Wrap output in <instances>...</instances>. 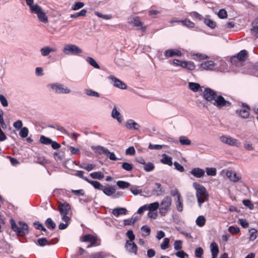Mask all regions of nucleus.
<instances>
[{
  "mask_svg": "<svg viewBox=\"0 0 258 258\" xmlns=\"http://www.w3.org/2000/svg\"><path fill=\"white\" fill-rule=\"evenodd\" d=\"M206 218L203 216H199L196 219V224L199 227H203L206 223Z\"/></svg>",
  "mask_w": 258,
  "mask_h": 258,
  "instance_id": "nucleus-38",
  "label": "nucleus"
},
{
  "mask_svg": "<svg viewBox=\"0 0 258 258\" xmlns=\"http://www.w3.org/2000/svg\"><path fill=\"white\" fill-rule=\"evenodd\" d=\"M170 239L169 238H165L163 242L161 243L160 247L162 250H165L169 247Z\"/></svg>",
  "mask_w": 258,
  "mask_h": 258,
  "instance_id": "nucleus-49",
  "label": "nucleus"
},
{
  "mask_svg": "<svg viewBox=\"0 0 258 258\" xmlns=\"http://www.w3.org/2000/svg\"><path fill=\"white\" fill-rule=\"evenodd\" d=\"M247 56V52L245 50H241L236 56H233L231 58V62L235 63L238 60L240 61H244Z\"/></svg>",
  "mask_w": 258,
  "mask_h": 258,
  "instance_id": "nucleus-12",
  "label": "nucleus"
},
{
  "mask_svg": "<svg viewBox=\"0 0 258 258\" xmlns=\"http://www.w3.org/2000/svg\"><path fill=\"white\" fill-rule=\"evenodd\" d=\"M206 171L209 176H215L217 174V170L214 167H207L206 168Z\"/></svg>",
  "mask_w": 258,
  "mask_h": 258,
  "instance_id": "nucleus-47",
  "label": "nucleus"
},
{
  "mask_svg": "<svg viewBox=\"0 0 258 258\" xmlns=\"http://www.w3.org/2000/svg\"><path fill=\"white\" fill-rule=\"evenodd\" d=\"M174 248L176 250H180L182 248V241L180 240H176L174 243Z\"/></svg>",
  "mask_w": 258,
  "mask_h": 258,
  "instance_id": "nucleus-60",
  "label": "nucleus"
},
{
  "mask_svg": "<svg viewBox=\"0 0 258 258\" xmlns=\"http://www.w3.org/2000/svg\"><path fill=\"white\" fill-rule=\"evenodd\" d=\"M86 181L90 183L93 186V187L97 189L102 190L103 185H102L100 182L97 181L90 180L89 179H86Z\"/></svg>",
  "mask_w": 258,
  "mask_h": 258,
  "instance_id": "nucleus-31",
  "label": "nucleus"
},
{
  "mask_svg": "<svg viewBox=\"0 0 258 258\" xmlns=\"http://www.w3.org/2000/svg\"><path fill=\"white\" fill-rule=\"evenodd\" d=\"M125 247L126 250L130 253L137 254L138 248L134 241H126Z\"/></svg>",
  "mask_w": 258,
  "mask_h": 258,
  "instance_id": "nucleus-14",
  "label": "nucleus"
},
{
  "mask_svg": "<svg viewBox=\"0 0 258 258\" xmlns=\"http://www.w3.org/2000/svg\"><path fill=\"white\" fill-rule=\"evenodd\" d=\"M176 207L177 210L181 212L183 211V200L181 198L177 199V200L175 201Z\"/></svg>",
  "mask_w": 258,
  "mask_h": 258,
  "instance_id": "nucleus-35",
  "label": "nucleus"
},
{
  "mask_svg": "<svg viewBox=\"0 0 258 258\" xmlns=\"http://www.w3.org/2000/svg\"><path fill=\"white\" fill-rule=\"evenodd\" d=\"M87 62L92 67L96 69H100L99 65L97 63L96 60L92 57H89L87 59Z\"/></svg>",
  "mask_w": 258,
  "mask_h": 258,
  "instance_id": "nucleus-45",
  "label": "nucleus"
},
{
  "mask_svg": "<svg viewBox=\"0 0 258 258\" xmlns=\"http://www.w3.org/2000/svg\"><path fill=\"white\" fill-rule=\"evenodd\" d=\"M193 186L196 190L199 206L201 208L202 204L209 199L207 190L204 186L197 182L193 183Z\"/></svg>",
  "mask_w": 258,
  "mask_h": 258,
  "instance_id": "nucleus-3",
  "label": "nucleus"
},
{
  "mask_svg": "<svg viewBox=\"0 0 258 258\" xmlns=\"http://www.w3.org/2000/svg\"><path fill=\"white\" fill-rule=\"evenodd\" d=\"M38 244L40 246H44L46 245H50V243L48 242L46 238H41L37 240Z\"/></svg>",
  "mask_w": 258,
  "mask_h": 258,
  "instance_id": "nucleus-55",
  "label": "nucleus"
},
{
  "mask_svg": "<svg viewBox=\"0 0 258 258\" xmlns=\"http://www.w3.org/2000/svg\"><path fill=\"white\" fill-rule=\"evenodd\" d=\"M181 67L192 71L195 69L196 66L192 61H184V62L182 63V65L181 64Z\"/></svg>",
  "mask_w": 258,
  "mask_h": 258,
  "instance_id": "nucleus-30",
  "label": "nucleus"
},
{
  "mask_svg": "<svg viewBox=\"0 0 258 258\" xmlns=\"http://www.w3.org/2000/svg\"><path fill=\"white\" fill-rule=\"evenodd\" d=\"M172 205V199L169 196H165L159 204V214L165 216L170 211Z\"/></svg>",
  "mask_w": 258,
  "mask_h": 258,
  "instance_id": "nucleus-6",
  "label": "nucleus"
},
{
  "mask_svg": "<svg viewBox=\"0 0 258 258\" xmlns=\"http://www.w3.org/2000/svg\"><path fill=\"white\" fill-rule=\"evenodd\" d=\"M136 221V219L130 218L123 220V223L125 226L134 225Z\"/></svg>",
  "mask_w": 258,
  "mask_h": 258,
  "instance_id": "nucleus-61",
  "label": "nucleus"
},
{
  "mask_svg": "<svg viewBox=\"0 0 258 258\" xmlns=\"http://www.w3.org/2000/svg\"><path fill=\"white\" fill-rule=\"evenodd\" d=\"M203 20L204 24L210 28L214 29L216 27V23L210 18L209 16H206Z\"/></svg>",
  "mask_w": 258,
  "mask_h": 258,
  "instance_id": "nucleus-24",
  "label": "nucleus"
},
{
  "mask_svg": "<svg viewBox=\"0 0 258 258\" xmlns=\"http://www.w3.org/2000/svg\"><path fill=\"white\" fill-rule=\"evenodd\" d=\"M179 142L182 145H190L191 143L189 139L183 136L179 137Z\"/></svg>",
  "mask_w": 258,
  "mask_h": 258,
  "instance_id": "nucleus-40",
  "label": "nucleus"
},
{
  "mask_svg": "<svg viewBox=\"0 0 258 258\" xmlns=\"http://www.w3.org/2000/svg\"><path fill=\"white\" fill-rule=\"evenodd\" d=\"M220 141L223 143L231 146L239 147L241 146V143L236 139L229 136L223 135L220 138Z\"/></svg>",
  "mask_w": 258,
  "mask_h": 258,
  "instance_id": "nucleus-10",
  "label": "nucleus"
},
{
  "mask_svg": "<svg viewBox=\"0 0 258 258\" xmlns=\"http://www.w3.org/2000/svg\"><path fill=\"white\" fill-rule=\"evenodd\" d=\"M116 184L119 188L122 189L127 188L130 186V183L129 182L122 180L117 181Z\"/></svg>",
  "mask_w": 258,
  "mask_h": 258,
  "instance_id": "nucleus-43",
  "label": "nucleus"
},
{
  "mask_svg": "<svg viewBox=\"0 0 258 258\" xmlns=\"http://www.w3.org/2000/svg\"><path fill=\"white\" fill-rule=\"evenodd\" d=\"M218 16L221 19L226 18L227 17V12L224 9H221L218 12Z\"/></svg>",
  "mask_w": 258,
  "mask_h": 258,
  "instance_id": "nucleus-64",
  "label": "nucleus"
},
{
  "mask_svg": "<svg viewBox=\"0 0 258 258\" xmlns=\"http://www.w3.org/2000/svg\"><path fill=\"white\" fill-rule=\"evenodd\" d=\"M127 23L133 26L136 27L137 30H142L145 32L147 29V26L144 25L140 18L138 16H132L127 19Z\"/></svg>",
  "mask_w": 258,
  "mask_h": 258,
  "instance_id": "nucleus-8",
  "label": "nucleus"
},
{
  "mask_svg": "<svg viewBox=\"0 0 258 258\" xmlns=\"http://www.w3.org/2000/svg\"><path fill=\"white\" fill-rule=\"evenodd\" d=\"M58 209L60 214H68L69 211L70 209V206L69 204H63L59 203Z\"/></svg>",
  "mask_w": 258,
  "mask_h": 258,
  "instance_id": "nucleus-23",
  "label": "nucleus"
},
{
  "mask_svg": "<svg viewBox=\"0 0 258 258\" xmlns=\"http://www.w3.org/2000/svg\"><path fill=\"white\" fill-rule=\"evenodd\" d=\"M29 133V130L27 127H23L21 128V130L19 132V135L22 138H26L28 136Z\"/></svg>",
  "mask_w": 258,
  "mask_h": 258,
  "instance_id": "nucleus-51",
  "label": "nucleus"
},
{
  "mask_svg": "<svg viewBox=\"0 0 258 258\" xmlns=\"http://www.w3.org/2000/svg\"><path fill=\"white\" fill-rule=\"evenodd\" d=\"M85 94L90 97L99 98L100 97V95L97 92L94 91L91 89H85L84 90Z\"/></svg>",
  "mask_w": 258,
  "mask_h": 258,
  "instance_id": "nucleus-29",
  "label": "nucleus"
},
{
  "mask_svg": "<svg viewBox=\"0 0 258 258\" xmlns=\"http://www.w3.org/2000/svg\"><path fill=\"white\" fill-rule=\"evenodd\" d=\"M242 203L245 207H248L250 210H253L254 209L253 204H252L249 200H244L242 201Z\"/></svg>",
  "mask_w": 258,
  "mask_h": 258,
  "instance_id": "nucleus-59",
  "label": "nucleus"
},
{
  "mask_svg": "<svg viewBox=\"0 0 258 258\" xmlns=\"http://www.w3.org/2000/svg\"><path fill=\"white\" fill-rule=\"evenodd\" d=\"M147 210L149 211H154L159 208V203L157 202L152 203L150 204H146Z\"/></svg>",
  "mask_w": 258,
  "mask_h": 258,
  "instance_id": "nucleus-36",
  "label": "nucleus"
},
{
  "mask_svg": "<svg viewBox=\"0 0 258 258\" xmlns=\"http://www.w3.org/2000/svg\"><path fill=\"white\" fill-rule=\"evenodd\" d=\"M40 51L42 56H47L50 52H56L57 51V49L47 46L41 48Z\"/></svg>",
  "mask_w": 258,
  "mask_h": 258,
  "instance_id": "nucleus-18",
  "label": "nucleus"
},
{
  "mask_svg": "<svg viewBox=\"0 0 258 258\" xmlns=\"http://www.w3.org/2000/svg\"><path fill=\"white\" fill-rule=\"evenodd\" d=\"M154 165L152 163L148 162L145 164L144 167V170L147 172H149L153 170L154 169Z\"/></svg>",
  "mask_w": 258,
  "mask_h": 258,
  "instance_id": "nucleus-57",
  "label": "nucleus"
},
{
  "mask_svg": "<svg viewBox=\"0 0 258 258\" xmlns=\"http://www.w3.org/2000/svg\"><path fill=\"white\" fill-rule=\"evenodd\" d=\"M190 174L197 178L202 177L205 173L204 169L200 168H194L190 171Z\"/></svg>",
  "mask_w": 258,
  "mask_h": 258,
  "instance_id": "nucleus-19",
  "label": "nucleus"
},
{
  "mask_svg": "<svg viewBox=\"0 0 258 258\" xmlns=\"http://www.w3.org/2000/svg\"><path fill=\"white\" fill-rule=\"evenodd\" d=\"M95 15L99 18H102L104 20H109L112 18V15L102 14L98 12H95Z\"/></svg>",
  "mask_w": 258,
  "mask_h": 258,
  "instance_id": "nucleus-52",
  "label": "nucleus"
},
{
  "mask_svg": "<svg viewBox=\"0 0 258 258\" xmlns=\"http://www.w3.org/2000/svg\"><path fill=\"white\" fill-rule=\"evenodd\" d=\"M91 149L94 151L95 154L99 155L104 154L106 156H108V153H109V151L103 146H92Z\"/></svg>",
  "mask_w": 258,
  "mask_h": 258,
  "instance_id": "nucleus-13",
  "label": "nucleus"
},
{
  "mask_svg": "<svg viewBox=\"0 0 258 258\" xmlns=\"http://www.w3.org/2000/svg\"><path fill=\"white\" fill-rule=\"evenodd\" d=\"M155 187L153 190V192H154V194L156 196H161L164 194V190L163 189L162 185L160 183L156 182L155 183Z\"/></svg>",
  "mask_w": 258,
  "mask_h": 258,
  "instance_id": "nucleus-27",
  "label": "nucleus"
},
{
  "mask_svg": "<svg viewBox=\"0 0 258 258\" xmlns=\"http://www.w3.org/2000/svg\"><path fill=\"white\" fill-rule=\"evenodd\" d=\"M40 142L44 145H50L52 143V140L50 138L42 135L40 138Z\"/></svg>",
  "mask_w": 258,
  "mask_h": 258,
  "instance_id": "nucleus-44",
  "label": "nucleus"
},
{
  "mask_svg": "<svg viewBox=\"0 0 258 258\" xmlns=\"http://www.w3.org/2000/svg\"><path fill=\"white\" fill-rule=\"evenodd\" d=\"M249 239L250 240H255L257 237V230L255 229L252 228L249 230Z\"/></svg>",
  "mask_w": 258,
  "mask_h": 258,
  "instance_id": "nucleus-48",
  "label": "nucleus"
},
{
  "mask_svg": "<svg viewBox=\"0 0 258 258\" xmlns=\"http://www.w3.org/2000/svg\"><path fill=\"white\" fill-rule=\"evenodd\" d=\"M189 14L191 16H192L194 18H195V19L198 20L200 21L204 19V18H203V17L202 16V15H201L200 14L198 13V12H197L196 11H193V12H190L189 13Z\"/></svg>",
  "mask_w": 258,
  "mask_h": 258,
  "instance_id": "nucleus-50",
  "label": "nucleus"
},
{
  "mask_svg": "<svg viewBox=\"0 0 258 258\" xmlns=\"http://www.w3.org/2000/svg\"><path fill=\"white\" fill-rule=\"evenodd\" d=\"M10 224L12 230L16 232L18 236H24L28 233L29 227L26 223L19 221L17 224L13 219H11Z\"/></svg>",
  "mask_w": 258,
  "mask_h": 258,
  "instance_id": "nucleus-4",
  "label": "nucleus"
},
{
  "mask_svg": "<svg viewBox=\"0 0 258 258\" xmlns=\"http://www.w3.org/2000/svg\"><path fill=\"white\" fill-rule=\"evenodd\" d=\"M188 88L194 92H197L199 91L201 86L199 84L197 83L189 82L188 84Z\"/></svg>",
  "mask_w": 258,
  "mask_h": 258,
  "instance_id": "nucleus-34",
  "label": "nucleus"
},
{
  "mask_svg": "<svg viewBox=\"0 0 258 258\" xmlns=\"http://www.w3.org/2000/svg\"><path fill=\"white\" fill-rule=\"evenodd\" d=\"M181 54V51L177 49H169L164 52V55L166 57L180 56Z\"/></svg>",
  "mask_w": 258,
  "mask_h": 258,
  "instance_id": "nucleus-16",
  "label": "nucleus"
},
{
  "mask_svg": "<svg viewBox=\"0 0 258 258\" xmlns=\"http://www.w3.org/2000/svg\"><path fill=\"white\" fill-rule=\"evenodd\" d=\"M49 91L55 94H67L71 92V90L63 84L56 82L47 85Z\"/></svg>",
  "mask_w": 258,
  "mask_h": 258,
  "instance_id": "nucleus-5",
  "label": "nucleus"
},
{
  "mask_svg": "<svg viewBox=\"0 0 258 258\" xmlns=\"http://www.w3.org/2000/svg\"><path fill=\"white\" fill-rule=\"evenodd\" d=\"M126 236L128 238L129 240H126V241H133L135 239V235L134 234L133 230H129L127 231Z\"/></svg>",
  "mask_w": 258,
  "mask_h": 258,
  "instance_id": "nucleus-58",
  "label": "nucleus"
},
{
  "mask_svg": "<svg viewBox=\"0 0 258 258\" xmlns=\"http://www.w3.org/2000/svg\"><path fill=\"white\" fill-rule=\"evenodd\" d=\"M63 52L67 55H77L82 52V50L78 46L68 44H66L62 49Z\"/></svg>",
  "mask_w": 258,
  "mask_h": 258,
  "instance_id": "nucleus-9",
  "label": "nucleus"
},
{
  "mask_svg": "<svg viewBox=\"0 0 258 258\" xmlns=\"http://www.w3.org/2000/svg\"><path fill=\"white\" fill-rule=\"evenodd\" d=\"M90 176L93 179H102L104 178V175L101 171L94 172L90 173Z\"/></svg>",
  "mask_w": 258,
  "mask_h": 258,
  "instance_id": "nucleus-37",
  "label": "nucleus"
},
{
  "mask_svg": "<svg viewBox=\"0 0 258 258\" xmlns=\"http://www.w3.org/2000/svg\"><path fill=\"white\" fill-rule=\"evenodd\" d=\"M141 230L143 231L144 236H148L150 234L151 229L147 225H144L141 227Z\"/></svg>",
  "mask_w": 258,
  "mask_h": 258,
  "instance_id": "nucleus-54",
  "label": "nucleus"
},
{
  "mask_svg": "<svg viewBox=\"0 0 258 258\" xmlns=\"http://www.w3.org/2000/svg\"><path fill=\"white\" fill-rule=\"evenodd\" d=\"M210 247L212 255H218L219 251L218 244L215 242H213L211 243Z\"/></svg>",
  "mask_w": 258,
  "mask_h": 258,
  "instance_id": "nucleus-32",
  "label": "nucleus"
},
{
  "mask_svg": "<svg viewBox=\"0 0 258 258\" xmlns=\"http://www.w3.org/2000/svg\"><path fill=\"white\" fill-rule=\"evenodd\" d=\"M107 78L111 81V83L113 84L114 87L121 89H126L127 88V86L125 84L114 76H109Z\"/></svg>",
  "mask_w": 258,
  "mask_h": 258,
  "instance_id": "nucleus-11",
  "label": "nucleus"
},
{
  "mask_svg": "<svg viewBox=\"0 0 258 258\" xmlns=\"http://www.w3.org/2000/svg\"><path fill=\"white\" fill-rule=\"evenodd\" d=\"M82 242H96L97 237L92 234H86L81 237Z\"/></svg>",
  "mask_w": 258,
  "mask_h": 258,
  "instance_id": "nucleus-22",
  "label": "nucleus"
},
{
  "mask_svg": "<svg viewBox=\"0 0 258 258\" xmlns=\"http://www.w3.org/2000/svg\"><path fill=\"white\" fill-rule=\"evenodd\" d=\"M112 213L115 217H118L120 215H126L127 210L124 208H116L113 210Z\"/></svg>",
  "mask_w": 258,
  "mask_h": 258,
  "instance_id": "nucleus-26",
  "label": "nucleus"
},
{
  "mask_svg": "<svg viewBox=\"0 0 258 258\" xmlns=\"http://www.w3.org/2000/svg\"><path fill=\"white\" fill-rule=\"evenodd\" d=\"M226 175L229 180L233 182H236L241 179V176H238L235 172L231 170H227L226 172Z\"/></svg>",
  "mask_w": 258,
  "mask_h": 258,
  "instance_id": "nucleus-15",
  "label": "nucleus"
},
{
  "mask_svg": "<svg viewBox=\"0 0 258 258\" xmlns=\"http://www.w3.org/2000/svg\"><path fill=\"white\" fill-rule=\"evenodd\" d=\"M180 23L182 25L189 28H193L195 27V24L188 19L180 20Z\"/></svg>",
  "mask_w": 258,
  "mask_h": 258,
  "instance_id": "nucleus-33",
  "label": "nucleus"
},
{
  "mask_svg": "<svg viewBox=\"0 0 258 258\" xmlns=\"http://www.w3.org/2000/svg\"><path fill=\"white\" fill-rule=\"evenodd\" d=\"M249 110L250 108L247 106H245L243 104L242 108L239 109V110H237V112L241 117L243 118H247L249 115Z\"/></svg>",
  "mask_w": 258,
  "mask_h": 258,
  "instance_id": "nucleus-17",
  "label": "nucleus"
},
{
  "mask_svg": "<svg viewBox=\"0 0 258 258\" xmlns=\"http://www.w3.org/2000/svg\"><path fill=\"white\" fill-rule=\"evenodd\" d=\"M80 167L83 169H85L88 171H90L95 168V165L93 164H85L83 163L82 165L80 166Z\"/></svg>",
  "mask_w": 258,
  "mask_h": 258,
  "instance_id": "nucleus-42",
  "label": "nucleus"
},
{
  "mask_svg": "<svg viewBox=\"0 0 258 258\" xmlns=\"http://www.w3.org/2000/svg\"><path fill=\"white\" fill-rule=\"evenodd\" d=\"M176 256L180 258H186L188 257V254L183 250H180L175 253Z\"/></svg>",
  "mask_w": 258,
  "mask_h": 258,
  "instance_id": "nucleus-63",
  "label": "nucleus"
},
{
  "mask_svg": "<svg viewBox=\"0 0 258 258\" xmlns=\"http://www.w3.org/2000/svg\"><path fill=\"white\" fill-rule=\"evenodd\" d=\"M130 191L134 195L141 194L142 192V190L140 187L137 185L132 186L130 188Z\"/></svg>",
  "mask_w": 258,
  "mask_h": 258,
  "instance_id": "nucleus-41",
  "label": "nucleus"
},
{
  "mask_svg": "<svg viewBox=\"0 0 258 258\" xmlns=\"http://www.w3.org/2000/svg\"><path fill=\"white\" fill-rule=\"evenodd\" d=\"M111 117L117 120L118 123H121L122 121V118L120 113L117 110L116 107L114 106L112 112H111Z\"/></svg>",
  "mask_w": 258,
  "mask_h": 258,
  "instance_id": "nucleus-20",
  "label": "nucleus"
},
{
  "mask_svg": "<svg viewBox=\"0 0 258 258\" xmlns=\"http://www.w3.org/2000/svg\"><path fill=\"white\" fill-rule=\"evenodd\" d=\"M125 126L129 130H138L140 125L133 119H128L125 124Z\"/></svg>",
  "mask_w": 258,
  "mask_h": 258,
  "instance_id": "nucleus-21",
  "label": "nucleus"
},
{
  "mask_svg": "<svg viewBox=\"0 0 258 258\" xmlns=\"http://www.w3.org/2000/svg\"><path fill=\"white\" fill-rule=\"evenodd\" d=\"M0 102L4 107L8 106V102L6 98L2 94H0Z\"/></svg>",
  "mask_w": 258,
  "mask_h": 258,
  "instance_id": "nucleus-62",
  "label": "nucleus"
},
{
  "mask_svg": "<svg viewBox=\"0 0 258 258\" xmlns=\"http://www.w3.org/2000/svg\"><path fill=\"white\" fill-rule=\"evenodd\" d=\"M45 225L47 228L49 229H54L56 226L55 223L50 218H47L45 221Z\"/></svg>",
  "mask_w": 258,
  "mask_h": 258,
  "instance_id": "nucleus-39",
  "label": "nucleus"
},
{
  "mask_svg": "<svg viewBox=\"0 0 258 258\" xmlns=\"http://www.w3.org/2000/svg\"><path fill=\"white\" fill-rule=\"evenodd\" d=\"M87 13V11L85 9H82L81 11H80L78 13H77L75 14H72L71 16V18H76L77 17H79L80 16H84L86 15Z\"/></svg>",
  "mask_w": 258,
  "mask_h": 258,
  "instance_id": "nucleus-53",
  "label": "nucleus"
},
{
  "mask_svg": "<svg viewBox=\"0 0 258 258\" xmlns=\"http://www.w3.org/2000/svg\"><path fill=\"white\" fill-rule=\"evenodd\" d=\"M26 2L29 7L31 12L36 14L40 21L44 23L48 22V18L45 12L38 5L34 4V0H26Z\"/></svg>",
  "mask_w": 258,
  "mask_h": 258,
  "instance_id": "nucleus-2",
  "label": "nucleus"
},
{
  "mask_svg": "<svg viewBox=\"0 0 258 258\" xmlns=\"http://www.w3.org/2000/svg\"><path fill=\"white\" fill-rule=\"evenodd\" d=\"M203 98L207 101L211 102L218 108L231 106V103L226 100L221 95H218L216 92L211 88H206L203 92Z\"/></svg>",
  "mask_w": 258,
  "mask_h": 258,
  "instance_id": "nucleus-1",
  "label": "nucleus"
},
{
  "mask_svg": "<svg viewBox=\"0 0 258 258\" xmlns=\"http://www.w3.org/2000/svg\"><path fill=\"white\" fill-rule=\"evenodd\" d=\"M107 254L103 251L98 252L92 254L90 258H105Z\"/></svg>",
  "mask_w": 258,
  "mask_h": 258,
  "instance_id": "nucleus-46",
  "label": "nucleus"
},
{
  "mask_svg": "<svg viewBox=\"0 0 258 258\" xmlns=\"http://www.w3.org/2000/svg\"><path fill=\"white\" fill-rule=\"evenodd\" d=\"M161 162L163 164H166L169 166H171L173 164L172 158L165 154L162 155V158L161 159Z\"/></svg>",
  "mask_w": 258,
  "mask_h": 258,
  "instance_id": "nucleus-28",
  "label": "nucleus"
},
{
  "mask_svg": "<svg viewBox=\"0 0 258 258\" xmlns=\"http://www.w3.org/2000/svg\"><path fill=\"white\" fill-rule=\"evenodd\" d=\"M102 190L106 196L112 197L115 192V188L111 186H103Z\"/></svg>",
  "mask_w": 258,
  "mask_h": 258,
  "instance_id": "nucleus-25",
  "label": "nucleus"
},
{
  "mask_svg": "<svg viewBox=\"0 0 258 258\" xmlns=\"http://www.w3.org/2000/svg\"><path fill=\"white\" fill-rule=\"evenodd\" d=\"M200 69L202 70L206 71H214L224 72V68L218 66V64L217 62H214L212 60H207L203 62L200 64Z\"/></svg>",
  "mask_w": 258,
  "mask_h": 258,
  "instance_id": "nucleus-7",
  "label": "nucleus"
},
{
  "mask_svg": "<svg viewBox=\"0 0 258 258\" xmlns=\"http://www.w3.org/2000/svg\"><path fill=\"white\" fill-rule=\"evenodd\" d=\"M121 167L123 169L127 171H132L133 168V165L128 162H123L122 164Z\"/></svg>",
  "mask_w": 258,
  "mask_h": 258,
  "instance_id": "nucleus-56",
  "label": "nucleus"
}]
</instances>
